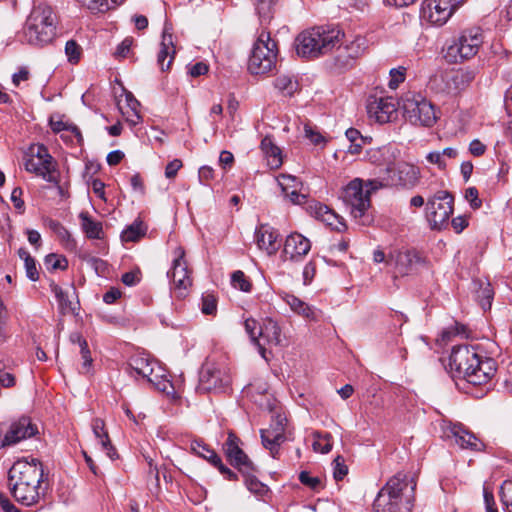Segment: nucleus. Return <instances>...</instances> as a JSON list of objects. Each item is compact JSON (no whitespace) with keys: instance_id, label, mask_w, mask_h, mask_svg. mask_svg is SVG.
I'll return each mask as SVG.
<instances>
[{"instance_id":"393cba45","label":"nucleus","mask_w":512,"mask_h":512,"mask_svg":"<svg viewBox=\"0 0 512 512\" xmlns=\"http://www.w3.org/2000/svg\"><path fill=\"white\" fill-rule=\"evenodd\" d=\"M260 148L266 157L267 164L271 169H278L282 163V153L276 146L271 137L266 136L262 139Z\"/></svg>"},{"instance_id":"ea45409f","label":"nucleus","mask_w":512,"mask_h":512,"mask_svg":"<svg viewBox=\"0 0 512 512\" xmlns=\"http://www.w3.org/2000/svg\"><path fill=\"white\" fill-rule=\"evenodd\" d=\"M313 449L316 452L328 453L332 449V436L329 433L320 434L316 432L314 434Z\"/></svg>"},{"instance_id":"b1692460","label":"nucleus","mask_w":512,"mask_h":512,"mask_svg":"<svg viewBox=\"0 0 512 512\" xmlns=\"http://www.w3.org/2000/svg\"><path fill=\"white\" fill-rule=\"evenodd\" d=\"M259 331V338L263 339L267 344L275 346L281 344V328L272 318H265L261 323Z\"/></svg>"},{"instance_id":"72a5a7b5","label":"nucleus","mask_w":512,"mask_h":512,"mask_svg":"<svg viewBox=\"0 0 512 512\" xmlns=\"http://www.w3.org/2000/svg\"><path fill=\"white\" fill-rule=\"evenodd\" d=\"M286 180L287 181L297 182L296 177L291 176V175H284V174H282V175H280L277 178V181H278L279 186L282 189V192L285 194L286 197H288L290 199V201L293 204H301L305 200V195L299 193L296 190V188H294L291 191H289V190L287 191V185L285 183Z\"/></svg>"},{"instance_id":"e433bc0d","label":"nucleus","mask_w":512,"mask_h":512,"mask_svg":"<svg viewBox=\"0 0 512 512\" xmlns=\"http://www.w3.org/2000/svg\"><path fill=\"white\" fill-rule=\"evenodd\" d=\"M367 48V40L362 36H357L353 41L345 46L347 57L350 59H356L364 54Z\"/></svg>"},{"instance_id":"603ef678","label":"nucleus","mask_w":512,"mask_h":512,"mask_svg":"<svg viewBox=\"0 0 512 512\" xmlns=\"http://www.w3.org/2000/svg\"><path fill=\"white\" fill-rule=\"evenodd\" d=\"M390 80L388 82V86L391 89H396L400 83L404 82L406 76V68L398 67L390 70Z\"/></svg>"},{"instance_id":"5701e85b","label":"nucleus","mask_w":512,"mask_h":512,"mask_svg":"<svg viewBox=\"0 0 512 512\" xmlns=\"http://www.w3.org/2000/svg\"><path fill=\"white\" fill-rule=\"evenodd\" d=\"M282 300L290 307V309L309 321H318L319 311L310 306L297 296L290 293H283Z\"/></svg>"},{"instance_id":"4d7b16f0","label":"nucleus","mask_w":512,"mask_h":512,"mask_svg":"<svg viewBox=\"0 0 512 512\" xmlns=\"http://www.w3.org/2000/svg\"><path fill=\"white\" fill-rule=\"evenodd\" d=\"M329 207L322 203H313L308 206L309 213L316 219L323 221Z\"/></svg>"},{"instance_id":"338daca9","label":"nucleus","mask_w":512,"mask_h":512,"mask_svg":"<svg viewBox=\"0 0 512 512\" xmlns=\"http://www.w3.org/2000/svg\"><path fill=\"white\" fill-rule=\"evenodd\" d=\"M22 194L23 191L20 187L14 188L11 193V201L14 207L19 211H23L24 208V201L21 199Z\"/></svg>"},{"instance_id":"ddd939ff","label":"nucleus","mask_w":512,"mask_h":512,"mask_svg":"<svg viewBox=\"0 0 512 512\" xmlns=\"http://www.w3.org/2000/svg\"><path fill=\"white\" fill-rule=\"evenodd\" d=\"M231 382V377L226 368L207 363L203 366L198 389L203 392H223Z\"/></svg>"},{"instance_id":"774afa93","label":"nucleus","mask_w":512,"mask_h":512,"mask_svg":"<svg viewBox=\"0 0 512 512\" xmlns=\"http://www.w3.org/2000/svg\"><path fill=\"white\" fill-rule=\"evenodd\" d=\"M485 151L486 145H484L478 139L471 141V143L469 144V152L475 157L482 156L485 153Z\"/></svg>"},{"instance_id":"4c0bfd02","label":"nucleus","mask_w":512,"mask_h":512,"mask_svg":"<svg viewBox=\"0 0 512 512\" xmlns=\"http://www.w3.org/2000/svg\"><path fill=\"white\" fill-rule=\"evenodd\" d=\"M27 156L36 158L37 160L44 162V165L53 166V158L49 154L48 149L44 145H31L28 149Z\"/></svg>"},{"instance_id":"de8ad7c7","label":"nucleus","mask_w":512,"mask_h":512,"mask_svg":"<svg viewBox=\"0 0 512 512\" xmlns=\"http://www.w3.org/2000/svg\"><path fill=\"white\" fill-rule=\"evenodd\" d=\"M500 499L507 512H512V481L506 480L500 488Z\"/></svg>"},{"instance_id":"a19ab883","label":"nucleus","mask_w":512,"mask_h":512,"mask_svg":"<svg viewBox=\"0 0 512 512\" xmlns=\"http://www.w3.org/2000/svg\"><path fill=\"white\" fill-rule=\"evenodd\" d=\"M83 7L93 13L105 12L112 9L111 0H77Z\"/></svg>"},{"instance_id":"473e14b6","label":"nucleus","mask_w":512,"mask_h":512,"mask_svg":"<svg viewBox=\"0 0 512 512\" xmlns=\"http://www.w3.org/2000/svg\"><path fill=\"white\" fill-rule=\"evenodd\" d=\"M275 4L276 0H254L261 25L268 24L271 21Z\"/></svg>"},{"instance_id":"09e8293b","label":"nucleus","mask_w":512,"mask_h":512,"mask_svg":"<svg viewBox=\"0 0 512 512\" xmlns=\"http://www.w3.org/2000/svg\"><path fill=\"white\" fill-rule=\"evenodd\" d=\"M231 282L234 288L239 289L243 292H249L251 290V283L245 276V274L238 270L232 274Z\"/></svg>"},{"instance_id":"e2e57ef3","label":"nucleus","mask_w":512,"mask_h":512,"mask_svg":"<svg viewBox=\"0 0 512 512\" xmlns=\"http://www.w3.org/2000/svg\"><path fill=\"white\" fill-rule=\"evenodd\" d=\"M133 44L132 38H125L116 48L114 55L119 58H124L130 51V48Z\"/></svg>"},{"instance_id":"c756f323","label":"nucleus","mask_w":512,"mask_h":512,"mask_svg":"<svg viewBox=\"0 0 512 512\" xmlns=\"http://www.w3.org/2000/svg\"><path fill=\"white\" fill-rule=\"evenodd\" d=\"M92 430L97 439L100 440V444L104 451H106L107 456L113 459L115 454V449L113 448L111 441L109 439L108 433L105 430V423L102 419L96 418L92 422Z\"/></svg>"},{"instance_id":"f03ea898","label":"nucleus","mask_w":512,"mask_h":512,"mask_svg":"<svg viewBox=\"0 0 512 512\" xmlns=\"http://www.w3.org/2000/svg\"><path fill=\"white\" fill-rule=\"evenodd\" d=\"M449 367L456 377L474 386L487 384L496 373L495 360L484 357L475 346L469 345H458L452 349Z\"/></svg>"},{"instance_id":"6ab92c4d","label":"nucleus","mask_w":512,"mask_h":512,"mask_svg":"<svg viewBox=\"0 0 512 512\" xmlns=\"http://www.w3.org/2000/svg\"><path fill=\"white\" fill-rule=\"evenodd\" d=\"M386 171H394L397 178L392 181L406 187H414L420 178L419 168L406 162H399L395 167L387 163Z\"/></svg>"},{"instance_id":"4be33fe9","label":"nucleus","mask_w":512,"mask_h":512,"mask_svg":"<svg viewBox=\"0 0 512 512\" xmlns=\"http://www.w3.org/2000/svg\"><path fill=\"white\" fill-rule=\"evenodd\" d=\"M277 231L269 225H260L255 232L256 242L260 249L266 251L268 255H274L280 245L277 242Z\"/></svg>"},{"instance_id":"c85d7f7f","label":"nucleus","mask_w":512,"mask_h":512,"mask_svg":"<svg viewBox=\"0 0 512 512\" xmlns=\"http://www.w3.org/2000/svg\"><path fill=\"white\" fill-rule=\"evenodd\" d=\"M261 440L263 446L270 451L273 458L277 457L280 445L285 441V436H280V432L273 429H261Z\"/></svg>"},{"instance_id":"a211bd4d","label":"nucleus","mask_w":512,"mask_h":512,"mask_svg":"<svg viewBox=\"0 0 512 512\" xmlns=\"http://www.w3.org/2000/svg\"><path fill=\"white\" fill-rule=\"evenodd\" d=\"M311 249L309 239L299 233L290 234L284 243L282 258L284 261H300Z\"/></svg>"},{"instance_id":"f704fd0d","label":"nucleus","mask_w":512,"mask_h":512,"mask_svg":"<svg viewBox=\"0 0 512 512\" xmlns=\"http://www.w3.org/2000/svg\"><path fill=\"white\" fill-rule=\"evenodd\" d=\"M274 86L284 96H292L298 90V82L288 75H279L275 79Z\"/></svg>"},{"instance_id":"8fccbe9b","label":"nucleus","mask_w":512,"mask_h":512,"mask_svg":"<svg viewBox=\"0 0 512 512\" xmlns=\"http://www.w3.org/2000/svg\"><path fill=\"white\" fill-rule=\"evenodd\" d=\"M201 311L206 315H215L217 312V298L210 293H205L202 296Z\"/></svg>"},{"instance_id":"6e6d98bb","label":"nucleus","mask_w":512,"mask_h":512,"mask_svg":"<svg viewBox=\"0 0 512 512\" xmlns=\"http://www.w3.org/2000/svg\"><path fill=\"white\" fill-rule=\"evenodd\" d=\"M465 199L470 203L473 209H478L482 205V201L479 199L478 190L475 187H469L466 189Z\"/></svg>"},{"instance_id":"aec40b11","label":"nucleus","mask_w":512,"mask_h":512,"mask_svg":"<svg viewBox=\"0 0 512 512\" xmlns=\"http://www.w3.org/2000/svg\"><path fill=\"white\" fill-rule=\"evenodd\" d=\"M425 258L416 250L399 252L396 256V272L401 275H409L425 265Z\"/></svg>"},{"instance_id":"58836bf2","label":"nucleus","mask_w":512,"mask_h":512,"mask_svg":"<svg viewBox=\"0 0 512 512\" xmlns=\"http://www.w3.org/2000/svg\"><path fill=\"white\" fill-rule=\"evenodd\" d=\"M493 295L494 292L490 283L481 284L480 289L477 291V299L483 310L491 308Z\"/></svg>"},{"instance_id":"37998d69","label":"nucleus","mask_w":512,"mask_h":512,"mask_svg":"<svg viewBox=\"0 0 512 512\" xmlns=\"http://www.w3.org/2000/svg\"><path fill=\"white\" fill-rule=\"evenodd\" d=\"M193 450L200 456L206 459L209 463L212 465L214 463H220V456L211 448H209L205 444L196 443L195 446H193Z\"/></svg>"},{"instance_id":"0eeeda50","label":"nucleus","mask_w":512,"mask_h":512,"mask_svg":"<svg viewBox=\"0 0 512 512\" xmlns=\"http://www.w3.org/2000/svg\"><path fill=\"white\" fill-rule=\"evenodd\" d=\"M369 187L363 189V181L359 178L352 180L341 193L343 202L350 208L351 215L355 218H362L370 207V193L381 187L383 183L380 180L373 179L366 182Z\"/></svg>"},{"instance_id":"a18cd8bd","label":"nucleus","mask_w":512,"mask_h":512,"mask_svg":"<svg viewBox=\"0 0 512 512\" xmlns=\"http://www.w3.org/2000/svg\"><path fill=\"white\" fill-rule=\"evenodd\" d=\"M50 288L51 291L55 294V297L62 310L73 309L72 302L69 300L68 294L63 291L59 285H57L55 282H51Z\"/></svg>"},{"instance_id":"1a4fd4ad","label":"nucleus","mask_w":512,"mask_h":512,"mask_svg":"<svg viewBox=\"0 0 512 512\" xmlns=\"http://www.w3.org/2000/svg\"><path fill=\"white\" fill-rule=\"evenodd\" d=\"M453 196L447 191H439L427 202L426 218L432 229L440 230L448 223L453 213Z\"/></svg>"},{"instance_id":"7c9ffc66","label":"nucleus","mask_w":512,"mask_h":512,"mask_svg":"<svg viewBox=\"0 0 512 512\" xmlns=\"http://www.w3.org/2000/svg\"><path fill=\"white\" fill-rule=\"evenodd\" d=\"M244 327H245L246 333L249 335L252 342L257 345L260 355L267 361L268 360L267 355H266L267 351H266L264 345L261 344L260 340H259V335H260L259 330L261 329V324H259L255 319L249 318V319L245 320Z\"/></svg>"},{"instance_id":"69168bd1","label":"nucleus","mask_w":512,"mask_h":512,"mask_svg":"<svg viewBox=\"0 0 512 512\" xmlns=\"http://www.w3.org/2000/svg\"><path fill=\"white\" fill-rule=\"evenodd\" d=\"M182 167V161L180 159H174L166 165L165 176L167 178H174Z\"/></svg>"},{"instance_id":"a878e982","label":"nucleus","mask_w":512,"mask_h":512,"mask_svg":"<svg viewBox=\"0 0 512 512\" xmlns=\"http://www.w3.org/2000/svg\"><path fill=\"white\" fill-rule=\"evenodd\" d=\"M79 219L81 221V229L85 233V236L89 239H102L103 238V226L100 221L95 220L92 216L86 212L82 211L79 214Z\"/></svg>"},{"instance_id":"423d86ee","label":"nucleus","mask_w":512,"mask_h":512,"mask_svg":"<svg viewBox=\"0 0 512 512\" xmlns=\"http://www.w3.org/2000/svg\"><path fill=\"white\" fill-rule=\"evenodd\" d=\"M277 44L270 37V32L263 29L253 45L249 57L248 69L252 74H266L276 67Z\"/></svg>"},{"instance_id":"39448f33","label":"nucleus","mask_w":512,"mask_h":512,"mask_svg":"<svg viewBox=\"0 0 512 512\" xmlns=\"http://www.w3.org/2000/svg\"><path fill=\"white\" fill-rule=\"evenodd\" d=\"M57 17L53 9L46 4L35 6L30 12L24 29V41L35 47L50 44L56 36Z\"/></svg>"},{"instance_id":"4468645a","label":"nucleus","mask_w":512,"mask_h":512,"mask_svg":"<svg viewBox=\"0 0 512 512\" xmlns=\"http://www.w3.org/2000/svg\"><path fill=\"white\" fill-rule=\"evenodd\" d=\"M398 106L399 102L392 97H370L367 103V113L371 120L385 124L397 119Z\"/></svg>"},{"instance_id":"79ce46f5","label":"nucleus","mask_w":512,"mask_h":512,"mask_svg":"<svg viewBox=\"0 0 512 512\" xmlns=\"http://www.w3.org/2000/svg\"><path fill=\"white\" fill-rule=\"evenodd\" d=\"M252 473L253 472L243 474L247 488L256 495L262 496L266 494L268 492V487L253 476Z\"/></svg>"},{"instance_id":"2f4dec72","label":"nucleus","mask_w":512,"mask_h":512,"mask_svg":"<svg viewBox=\"0 0 512 512\" xmlns=\"http://www.w3.org/2000/svg\"><path fill=\"white\" fill-rule=\"evenodd\" d=\"M147 232V226L139 219L129 225L121 235L125 242H136L142 238Z\"/></svg>"},{"instance_id":"0e129e2a","label":"nucleus","mask_w":512,"mask_h":512,"mask_svg":"<svg viewBox=\"0 0 512 512\" xmlns=\"http://www.w3.org/2000/svg\"><path fill=\"white\" fill-rule=\"evenodd\" d=\"M80 354H81V358L83 360V364H82L83 368L89 369L92 365L93 360H92L87 342H82V346H80Z\"/></svg>"},{"instance_id":"bb28decb","label":"nucleus","mask_w":512,"mask_h":512,"mask_svg":"<svg viewBox=\"0 0 512 512\" xmlns=\"http://www.w3.org/2000/svg\"><path fill=\"white\" fill-rule=\"evenodd\" d=\"M175 50L172 46V35L164 33L157 62L161 71H168L174 59Z\"/></svg>"},{"instance_id":"7ed1b4c3","label":"nucleus","mask_w":512,"mask_h":512,"mask_svg":"<svg viewBox=\"0 0 512 512\" xmlns=\"http://www.w3.org/2000/svg\"><path fill=\"white\" fill-rule=\"evenodd\" d=\"M415 483L409 485L408 476L402 472L391 477L378 492L374 512H412Z\"/></svg>"},{"instance_id":"f8f14e48","label":"nucleus","mask_w":512,"mask_h":512,"mask_svg":"<svg viewBox=\"0 0 512 512\" xmlns=\"http://www.w3.org/2000/svg\"><path fill=\"white\" fill-rule=\"evenodd\" d=\"M465 0H424L421 17L435 26H443Z\"/></svg>"},{"instance_id":"f257e3e1","label":"nucleus","mask_w":512,"mask_h":512,"mask_svg":"<svg viewBox=\"0 0 512 512\" xmlns=\"http://www.w3.org/2000/svg\"><path fill=\"white\" fill-rule=\"evenodd\" d=\"M42 463L32 458L16 461L9 470L8 480L14 499L22 505L31 506L45 494Z\"/></svg>"},{"instance_id":"9d476101","label":"nucleus","mask_w":512,"mask_h":512,"mask_svg":"<svg viewBox=\"0 0 512 512\" xmlns=\"http://www.w3.org/2000/svg\"><path fill=\"white\" fill-rule=\"evenodd\" d=\"M483 43V33L479 27L464 30L458 39L448 47L449 56L454 61H463L474 57Z\"/></svg>"},{"instance_id":"20e7f679","label":"nucleus","mask_w":512,"mask_h":512,"mask_svg":"<svg viewBox=\"0 0 512 512\" xmlns=\"http://www.w3.org/2000/svg\"><path fill=\"white\" fill-rule=\"evenodd\" d=\"M343 32L337 27H314L301 32L296 38L297 54L304 58H317L339 45Z\"/></svg>"},{"instance_id":"9b49d317","label":"nucleus","mask_w":512,"mask_h":512,"mask_svg":"<svg viewBox=\"0 0 512 512\" xmlns=\"http://www.w3.org/2000/svg\"><path fill=\"white\" fill-rule=\"evenodd\" d=\"M173 254L172 268L167 272V276L170 278L171 288L176 296L182 298L186 296L188 288L192 285L191 271L188 268L185 250L182 247L175 248Z\"/></svg>"},{"instance_id":"052dcab7","label":"nucleus","mask_w":512,"mask_h":512,"mask_svg":"<svg viewBox=\"0 0 512 512\" xmlns=\"http://www.w3.org/2000/svg\"><path fill=\"white\" fill-rule=\"evenodd\" d=\"M426 160L434 165H437L439 169H445L447 161L443 158L441 151H433L427 154Z\"/></svg>"},{"instance_id":"c9c22d12","label":"nucleus","mask_w":512,"mask_h":512,"mask_svg":"<svg viewBox=\"0 0 512 512\" xmlns=\"http://www.w3.org/2000/svg\"><path fill=\"white\" fill-rule=\"evenodd\" d=\"M18 255L24 261L26 276L31 281H37L39 279V271L35 259L24 248L18 250Z\"/></svg>"},{"instance_id":"13d9d810","label":"nucleus","mask_w":512,"mask_h":512,"mask_svg":"<svg viewBox=\"0 0 512 512\" xmlns=\"http://www.w3.org/2000/svg\"><path fill=\"white\" fill-rule=\"evenodd\" d=\"M273 419H272V423L269 427V429H273L274 431H277L279 430L280 432V436H285L284 433H285V426H286V417L281 415L280 413H276L275 415L272 416Z\"/></svg>"},{"instance_id":"dca6fc26","label":"nucleus","mask_w":512,"mask_h":512,"mask_svg":"<svg viewBox=\"0 0 512 512\" xmlns=\"http://www.w3.org/2000/svg\"><path fill=\"white\" fill-rule=\"evenodd\" d=\"M239 444L240 439L233 432H229L228 437L223 444V451L226 457L242 474L255 472L254 464L240 448Z\"/></svg>"},{"instance_id":"5fc2aeb1","label":"nucleus","mask_w":512,"mask_h":512,"mask_svg":"<svg viewBox=\"0 0 512 512\" xmlns=\"http://www.w3.org/2000/svg\"><path fill=\"white\" fill-rule=\"evenodd\" d=\"M334 478L339 481L342 480L348 473V467L345 465L344 458L342 456H337L334 461Z\"/></svg>"},{"instance_id":"c03bdc74","label":"nucleus","mask_w":512,"mask_h":512,"mask_svg":"<svg viewBox=\"0 0 512 512\" xmlns=\"http://www.w3.org/2000/svg\"><path fill=\"white\" fill-rule=\"evenodd\" d=\"M50 227L57 234L59 239L64 243L66 248H73L75 246V242L71 234L63 225H61L59 222H52Z\"/></svg>"},{"instance_id":"cd10ccee","label":"nucleus","mask_w":512,"mask_h":512,"mask_svg":"<svg viewBox=\"0 0 512 512\" xmlns=\"http://www.w3.org/2000/svg\"><path fill=\"white\" fill-rule=\"evenodd\" d=\"M24 166L28 172L35 173L48 182H57L53 166L44 165V162L30 156H27Z\"/></svg>"},{"instance_id":"49530a36","label":"nucleus","mask_w":512,"mask_h":512,"mask_svg":"<svg viewBox=\"0 0 512 512\" xmlns=\"http://www.w3.org/2000/svg\"><path fill=\"white\" fill-rule=\"evenodd\" d=\"M44 262L48 270H65L68 267V261L64 256L53 253L47 255Z\"/></svg>"},{"instance_id":"864d4df0","label":"nucleus","mask_w":512,"mask_h":512,"mask_svg":"<svg viewBox=\"0 0 512 512\" xmlns=\"http://www.w3.org/2000/svg\"><path fill=\"white\" fill-rule=\"evenodd\" d=\"M65 53L69 62L77 63L81 56V47L74 40H69L65 45Z\"/></svg>"},{"instance_id":"bf43d9fd","label":"nucleus","mask_w":512,"mask_h":512,"mask_svg":"<svg viewBox=\"0 0 512 512\" xmlns=\"http://www.w3.org/2000/svg\"><path fill=\"white\" fill-rule=\"evenodd\" d=\"M304 133L305 137L314 145H319L325 141L324 137L309 124L304 126Z\"/></svg>"},{"instance_id":"6e6552de","label":"nucleus","mask_w":512,"mask_h":512,"mask_svg":"<svg viewBox=\"0 0 512 512\" xmlns=\"http://www.w3.org/2000/svg\"><path fill=\"white\" fill-rule=\"evenodd\" d=\"M401 102L404 116L410 123L430 127L436 122L433 104L422 95L409 92L402 97Z\"/></svg>"},{"instance_id":"f3484780","label":"nucleus","mask_w":512,"mask_h":512,"mask_svg":"<svg viewBox=\"0 0 512 512\" xmlns=\"http://www.w3.org/2000/svg\"><path fill=\"white\" fill-rule=\"evenodd\" d=\"M37 433L38 427L32 422L31 418L22 416L11 423L2 440L1 447L15 445L22 440L35 436Z\"/></svg>"},{"instance_id":"412c9836","label":"nucleus","mask_w":512,"mask_h":512,"mask_svg":"<svg viewBox=\"0 0 512 512\" xmlns=\"http://www.w3.org/2000/svg\"><path fill=\"white\" fill-rule=\"evenodd\" d=\"M449 432L461 448L481 451L484 447V444L462 424L451 425Z\"/></svg>"},{"instance_id":"680f3d73","label":"nucleus","mask_w":512,"mask_h":512,"mask_svg":"<svg viewBox=\"0 0 512 512\" xmlns=\"http://www.w3.org/2000/svg\"><path fill=\"white\" fill-rule=\"evenodd\" d=\"M322 222H324L328 226H331L338 230H339L338 224H340L341 226H344V223L341 221L340 217L330 208L327 211V214H325V217Z\"/></svg>"},{"instance_id":"2eb2a0df","label":"nucleus","mask_w":512,"mask_h":512,"mask_svg":"<svg viewBox=\"0 0 512 512\" xmlns=\"http://www.w3.org/2000/svg\"><path fill=\"white\" fill-rule=\"evenodd\" d=\"M126 372L130 376L146 379L162 391H166L168 385L171 386L167 380L158 381L159 376L154 375V362L143 355H133L128 361Z\"/></svg>"},{"instance_id":"3c124183","label":"nucleus","mask_w":512,"mask_h":512,"mask_svg":"<svg viewBox=\"0 0 512 512\" xmlns=\"http://www.w3.org/2000/svg\"><path fill=\"white\" fill-rule=\"evenodd\" d=\"M299 481L314 491H319L323 487L321 479L311 476L307 471H302L299 474Z\"/></svg>"}]
</instances>
